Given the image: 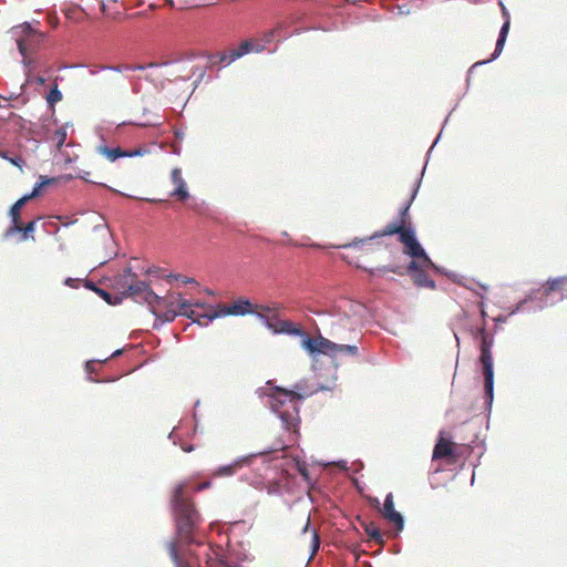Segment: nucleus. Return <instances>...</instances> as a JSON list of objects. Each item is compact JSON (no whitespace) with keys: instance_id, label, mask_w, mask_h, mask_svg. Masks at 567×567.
<instances>
[{"instance_id":"1","label":"nucleus","mask_w":567,"mask_h":567,"mask_svg":"<svg viewBox=\"0 0 567 567\" xmlns=\"http://www.w3.org/2000/svg\"><path fill=\"white\" fill-rule=\"evenodd\" d=\"M414 197L415 193L410 200H412ZM410 204L411 202H408L405 207L400 209L396 219L390 221V224L386 225L380 233L371 237L355 238L351 243L342 245L341 247L359 248L363 254H368L371 250L369 245L375 237L399 235V243L404 246L403 252L413 257V259L406 266V272L413 275V281L416 286L434 290L436 287L435 281L430 279L426 270L427 268H436V266L433 264L430 256L425 254L422 245L415 237V229L409 215Z\"/></svg>"},{"instance_id":"2","label":"nucleus","mask_w":567,"mask_h":567,"mask_svg":"<svg viewBox=\"0 0 567 567\" xmlns=\"http://www.w3.org/2000/svg\"><path fill=\"white\" fill-rule=\"evenodd\" d=\"M301 399L302 396L300 394L278 386L274 388L270 393H268L267 403L271 408V411L282 421L286 437L275 443L272 449L259 452V454L285 451L289 445L297 442L300 425L299 403Z\"/></svg>"},{"instance_id":"3","label":"nucleus","mask_w":567,"mask_h":567,"mask_svg":"<svg viewBox=\"0 0 567 567\" xmlns=\"http://www.w3.org/2000/svg\"><path fill=\"white\" fill-rule=\"evenodd\" d=\"M177 524V534L183 542L194 543V530L200 522V515L194 506L187 483L177 484L171 498Z\"/></svg>"},{"instance_id":"4","label":"nucleus","mask_w":567,"mask_h":567,"mask_svg":"<svg viewBox=\"0 0 567 567\" xmlns=\"http://www.w3.org/2000/svg\"><path fill=\"white\" fill-rule=\"evenodd\" d=\"M12 39L16 41L18 50L22 56V62L30 65L33 61L31 53L35 52L45 40V33L32 29L31 24L23 22L13 25L10 30Z\"/></svg>"},{"instance_id":"5","label":"nucleus","mask_w":567,"mask_h":567,"mask_svg":"<svg viewBox=\"0 0 567 567\" xmlns=\"http://www.w3.org/2000/svg\"><path fill=\"white\" fill-rule=\"evenodd\" d=\"M476 338L481 339V364L485 379L486 400L491 404L494 395L493 338L488 337V332L484 327L477 330Z\"/></svg>"},{"instance_id":"6","label":"nucleus","mask_w":567,"mask_h":567,"mask_svg":"<svg viewBox=\"0 0 567 567\" xmlns=\"http://www.w3.org/2000/svg\"><path fill=\"white\" fill-rule=\"evenodd\" d=\"M301 346L310 353H322L328 357H337L338 353H347L348 355H358L357 346L336 343V341L327 339L322 336L311 338L305 336Z\"/></svg>"},{"instance_id":"7","label":"nucleus","mask_w":567,"mask_h":567,"mask_svg":"<svg viewBox=\"0 0 567 567\" xmlns=\"http://www.w3.org/2000/svg\"><path fill=\"white\" fill-rule=\"evenodd\" d=\"M327 333L336 342L344 344V341L358 338V323L350 315H336L327 322Z\"/></svg>"},{"instance_id":"8","label":"nucleus","mask_w":567,"mask_h":567,"mask_svg":"<svg viewBox=\"0 0 567 567\" xmlns=\"http://www.w3.org/2000/svg\"><path fill=\"white\" fill-rule=\"evenodd\" d=\"M54 178H47L43 177V175L40 176L39 183L35 184L34 188L32 189L29 195L23 196L22 198L18 199L16 203L12 204L9 215L12 219V225L6 230V236H12L14 234H18L21 229L22 219H21V210L25 203H28L30 199L35 198L40 195L42 188L45 187V185L53 183Z\"/></svg>"},{"instance_id":"9","label":"nucleus","mask_w":567,"mask_h":567,"mask_svg":"<svg viewBox=\"0 0 567 567\" xmlns=\"http://www.w3.org/2000/svg\"><path fill=\"white\" fill-rule=\"evenodd\" d=\"M265 50L264 44L260 42H254L251 40H245L239 43L238 48L228 50L226 52H217L210 56V63L216 65H227L231 62L244 58L245 54L255 52H261Z\"/></svg>"},{"instance_id":"10","label":"nucleus","mask_w":567,"mask_h":567,"mask_svg":"<svg viewBox=\"0 0 567 567\" xmlns=\"http://www.w3.org/2000/svg\"><path fill=\"white\" fill-rule=\"evenodd\" d=\"M260 310L264 312H259L261 319L265 320L268 329L272 330L275 333H288L289 336H300L302 339L306 336V332L299 326H296L291 320H280L276 318L269 317L265 312H270L269 306H259Z\"/></svg>"},{"instance_id":"11","label":"nucleus","mask_w":567,"mask_h":567,"mask_svg":"<svg viewBox=\"0 0 567 567\" xmlns=\"http://www.w3.org/2000/svg\"><path fill=\"white\" fill-rule=\"evenodd\" d=\"M163 302L151 305L152 312L165 321H173L178 313L179 302H183L181 293H169L166 297H159Z\"/></svg>"},{"instance_id":"12","label":"nucleus","mask_w":567,"mask_h":567,"mask_svg":"<svg viewBox=\"0 0 567 567\" xmlns=\"http://www.w3.org/2000/svg\"><path fill=\"white\" fill-rule=\"evenodd\" d=\"M128 298H141L150 306L155 302H162L158 295L153 292L148 284L137 280L136 274H133L132 284L128 286Z\"/></svg>"},{"instance_id":"13","label":"nucleus","mask_w":567,"mask_h":567,"mask_svg":"<svg viewBox=\"0 0 567 567\" xmlns=\"http://www.w3.org/2000/svg\"><path fill=\"white\" fill-rule=\"evenodd\" d=\"M381 514L385 519H388L390 524H392L395 527L396 532L403 530L404 518L399 512H396L394 507L393 496L391 494H389L385 497L383 502V507L381 509Z\"/></svg>"},{"instance_id":"14","label":"nucleus","mask_w":567,"mask_h":567,"mask_svg":"<svg viewBox=\"0 0 567 567\" xmlns=\"http://www.w3.org/2000/svg\"><path fill=\"white\" fill-rule=\"evenodd\" d=\"M171 181L175 184V189L171 193V196L182 202L187 200L189 198V193L181 168H174L171 172Z\"/></svg>"},{"instance_id":"15","label":"nucleus","mask_w":567,"mask_h":567,"mask_svg":"<svg viewBox=\"0 0 567 567\" xmlns=\"http://www.w3.org/2000/svg\"><path fill=\"white\" fill-rule=\"evenodd\" d=\"M219 311L221 316L226 315H246L254 312V306L247 299H238L233 305H218Z\"/></svg>"},{"instance_id":"16","label":"nucleus","mask_w":567,"mask_h":567,"mask_svg":"<svg viewBox=\"0 0 567 567\" xmlns=\"http://www.w3.org/2000/svg\"><path fill=\"white\" fill-rule=\"evenodd\" d=\"M452 455H454V443L445 439H440L434 446L432 460L449 458L452 457Z\"/></svg>"},{"instance_id":"17","label":"nucleus","mask_w":567,"mask_h":567,"mask_svg":"<svg viewBox=\"0 0 567 567\" xmlns=\"http://www.w3.org/2000/svg\"><path fill=\"white\" fill-rule=\"evenodd\" d=\"M161 64H167V62L163 63H156V62H150V63H118L114 66H104L103 69H111L113 71L117 72H125V71H145L147 69H154L157 68V65Z\"/></svg>"},{"instance_id":"18","label":"nucleus","mask_w":567,"mask_h":567,"mask_svg":"<svg viewBox=\"0 0 567 567\" xmlns=\"http://www.w3.org/2000/svg\"><path fill=\"white\" fill-rule=\"evenodd\" d=\"M251 457H244L241 460H237L229 465L220 466L217 470L214 471L213 476L223 477V476H233L235 473L243 468L244 464L249 463Z\"/></svg>"},{"instance_id":"19","label":"nucleus","mask_w":567,"mask_h":567,"mask_svg":"<svg viewBox=\"0 0 567 567\" xmlns=\"http://www.w3.org/2000/svg\"><path fill=\"white\" fill-rule=\"evenodd\" d=\"M133 274L131 268H127L123 274H120L114 282L115 288L122 293L125 298H128L130 295V284H132Z\"/></svg>"},{"instance_id":"20","label":"nucleus","mask_w":567,"mask_h":567,"mask_svg":"<svg viewBox=\"0 0 567 567\" xmlns=\"http://www.w3.org/2000/svg\"><path fill=\"white\" fill-rule=\"evenodd\" d=\"M509 27H511V21H509V17L507 16L505 19V22L499 31L498 39L496 41V49L492 55V59H496L498 56V54H501V52L504 50V45L506 43V37L509 31Z\"/></svg>"},{"instance_id":"21","label":"nucleus","mask_w":567,"mask_h":567,"mask_svg":"<svg viewBox=\"0 0 567 567\" xmlns=\"http://www.w3.org/2000/svg\"><path fill=\"white\" fill-rule=\"evenodd\" d=\"M68 132L65 126H60L54 130V132L51 135V141L56 146L59 151L62 150V146L64 145L66 141Z\"/></svg>"},{"instance_id":"22","label":"nucleus","mask_w":567,"mask_h":567,"mask_svg":"<svg viewBox=\"0 0 567 567\" xmlns=\"http://www.w3.org/2000/svg\"><path fill=\"white\" fill-rule=\"evenodd\" d=\"M364 530L369 535L370 540H373L375 544H383L382 533L375 523L364 524Z\"/></svg>"},{"instance_id":"23","label":"nucleus","mask_w":567,"mask_h":567,"mask_svg":"<svg viewBox=\"0 0 567 567\" xmlns=\"http://www.w3.org/2000/svg\"><path fill=\"white\" fill-rule=\"evenodd\" d=\"M63 100V94L59 90L56 83L54 82L53 87L47 95V104L51 110L55 109L56 103Z\"/></svg>"},{"instance_id":"24","label":"nucleus","mask_w":567,"mask_h":567,"mask_svg":"<svg viewBox=\"0 0 567 567\" xmlns=\"http://www.w3.org/2000/svg\"><path fill=\"white\" fill-rule=\"evenodd\" d=\"M99 152L111 162L118 159V157L130 155L128 153L121 151V148H109V146H100Z\"/></svg>"},{"instance_id":"25","label":"nucleus","mask_w":567,"mask_h":567,"mask_svg":"<svg viewBox=\"0 0 567 567\" xmlns=\"http://www.w3.org/2000/svg\"><path fill=\"white\" fill-rule=\"evenodd\" d=\"M220 311L217 306V310L206 312V313H197V318L195 319V322L199 323L202 327H207V324L210 323L214 319L219 318Z\"/></svg>"},{"instance_id":"26","label":"nucleus","mask_w":567,"mask_h":567,"mask_svg":"<svg viewBox=\"0 0 567 567\" xmlns=\"http://www.w3.org/2000/svg\"><path fill=\"white\" fill-rule=\"evenodd\" d=\"M565 285H567V277H557L556 279L548 280L546 282L545 291L549 293L556 290H564Z\"/></svg>"},{"instance_id":"27","label":"nucleus","mask_w":567,"mask_h":567,"mask_svg":"<svg viewBox=\"0 0 567 567\" xmlns=\"http://www.w3.org/2000/svg\"><path fill=\"white\" fill-rule=\"evenodd\" d=\"M178 313L185 315L187 318L192 319L195 322L198 312L192 309L190 302H188L187 300H183V302H179Z\"/></svg>"},{"instance_id":"28","label":"nucleus","mask_w":567,"mask_h":567,"mask_svg":"<svg viewBox=\"0 0 567 567\" xmlns=\"http://www.w3.org/2000/svg\"><path fill=\"white\" fill-rule=\"evenodd\" d=\"M37 220H30L27 225H21L19 234L22 235V239L33 238L32 234L35 229Z\"/></svg>"},{"instance_id":"29","label":"nucleus","mask_w":567,"mask_h":567,"mask_svg":"<svg viewBox=\"0 0 567 567\" xmlns=\"http://www.w3.org/2000/svg\"><path fill=\"white\" fill-rule=\"evenodd\" d=\"M168 555L178 567H184L181 563V558L178 555V546L175 542L168 543Z\"/></svg>"},{"instance_id":"30","label":"nucleus","mask_w":567,"mask_h":567,"mask_svg":"<svg viewBox=\"0 0 567 567\" xmlns=\"http://www.w3.org/2000/svg\"><path fill=\"white\" fill-rule=\"evenodd\" d=\"M378 272L385 274V272H393L399 276H403L406 272V268L404 270V267L402 266H383L377 269Z\"/></svg>"},{"instance_id":"31","label":"nucleus","mask_w":567,"mask_h":567,"mask_svg":"<svg viewBox=\"0 0 567 567\" xmlns=\"http://www.w3.org/2000/svg\"><path fill=\"white\" fill-rule=\"evenodd\" d=\"M276 29L269 30L268 32H265L262 35V44L266 48V44L270 43L275 39Z\"/></svg>"},{"instance_id":"32","label":"nucleus","mask_w":567,"mask_h":567,"mask_svg":"<svg viewBox=\"0 0 567 567\" xmlns=\"http://www.w3.org/2000/svg\"><path fill=\"white\" fill-rule=\"evenodd\" d=\"M95 292L100 295L107 303H112V295L103 289L95 288Z\"/></svg>"},{"instance_id":"33","label":"nucleus","mask_w":567,"mask_h":567,"mask_svg":"<svg viewBox=\"0 0 567 567\" xmlns=\"http://www.w3.org/2000/svg\"><path fill=\"white\" fill-rule=\"evenodd\" d=\"M4 158L9 159L13 165L19 166V168L22 169L24 164L22 156H14L13 158H7V156H4Z\"/></svg>"},{"instance_id":"34","label":"nucleus","mask_w":567,"mask_h":567,"mask_svg":"<svg viewBox=\"0 0 567 567\" xmlns=\"http://www.w3.org/2000/svg\"><path fill=\"white\" fill-rule=\"evenodd\" d=\"M319 545H320V539H319V535L317 534V532L315 530L313 532V535H312V554H316L318 548H319Z\"/></svg>"},{"instance_id":"35","label":"nucleus","mask_w":567,"mask_h":567,"mask_svg":"<svg viewBox=\"0 0 567 567\" xmlns=\"http://www.w3.org/2000/svg\"><path fill=\"white\" fill-rule=\"evenodd\" d=\"M210 486H212L210 481H205L204 483L194 486L192 488V492H199V491H203V489L208 488Z\"/></svg>"},{"instance_id":"36","label":"nucleus","mask_w":567,"mask_h":567,"mask_svg":"<svg viewBox=\"0 0 567 567\" xmlns=\"http://www.w3.org/2000/svg\"><path fill=\"white\" fill-rule=\"evenodd\" d=\"M182 450L185 451V452H192L194 451V446L193 444H182L181 445Z\"/></svg>"},{"instance_id":"37","label":"nucleus","mask_w":567,"mask_h":567,"mask_svg":"<svg viewBox=\"0 0 567 567\" xmlns=\"http://www.w3.org/2000/svg\"><path fill=\"white\" fill-rule=\"evenodd\" d=\"M95 364H96V363H95V361H87V363H86V370H87V372H89V373H91V371H93V370H94V365H95Z\"/></svg>"},{"instance_id":"38","label":"nucleus","mask_w":567,"mask_h":567,"mask_svg":"<svg viewBox=\"0 0 567 567\" xmlns=\"http://www.w3.org/2000/svg\"><path fill=\"white\" fill-rule=\"evenodd\" d=\"M182 281H183L184 284H192V282H195V280H194V279H192V277H183V278H182Z\"/></svg>"},{"instance_id":"39","label":"nucleus","mask_w":567,"mask_h":567,"mask_svg":"<svg viewBox=\"0 0 567 567\" xmlns=\"http://www.w3.org/2000/svg\"><path fill=\"white\" fill-rule=\"evenodd\" d=\"M48 20H49V22H50L51 24H53V25H55V24L58 23V21H56V17H51V16H49V17H48Z\"/></svg>"},{"instance_id":"40","label":"nucleus","mask_w":567,"mask_h":567,"mask_svg":"<svg viewBox=\"0 0 567 567\" xmlns=\"http://www.w3.org/2000/svg\"><path fill=\"white\" fill-rule=\"evenodd\" d=\"M86 287H87L89 289H91V290L95 291V287H96V286H95V284H93V282H89V281H87V282H86Z\"/></svg>"},{"instance_id":"41","label":"nucleus","mask_w":567,"mask_h":567,"mask_svg":"<svg viewBox=\"0 0 567 567\" xmlns=\"http://www.w3.org/2000/svg\"><path fill=\"white\" fill-rule=\"evenodd\" d=\"M45 81H47V80H45L44 78H42V76L37 78V82H38L40 85H43Z\"/></svg>"},{"instance_id":"42","label":"nucleus","mask_w":567,"mask_h":567,"mask_svg":"<svg viewBox=\"0 0 567 567\" xmlns=\"http://www.w3.org/2000/svg\"><path fill=\"white\" fill-rule=\"evenodd\" d=\"M308 528H309V517H308V519H307V523H306V525H305V527H303V530H302V532H303V533H307V532H308Z\"/></svg>"},{"instance_id":"43","label":"nucleus","mask_w":567,"mask_h":567,"mask_svg":"<svg viewBox=\"0 0 567 567\" xmlns=\"http://www.w3.org/2000/svg\"><path fill=\"white\" fill-rule=\"evenodd\" d=\"M120 353H121V350H115L111 357H117V355H120Z\"/></svg>"},{"instance_id":"44","label":"nucleus","mask_w":567,"mask_h":567,"mask_svg":"<svg viewBox=\"0 0 567 567\" xmlns=\"http://www.w3.org/2000/svg\"><path fill=\"white\" fill-rule=\"evenodd\" d=\"M169 439L175 440V432L174 431L169 433Z\"/></svg>"},{"instance_id":"45","label":"nucleus","mask_w":567,"mask_h":567,"mask_svg":"<svg viewBox=\"0 0 567 567\" xmlns=\"http://www.w3.org/2000/svg\"><path fill=\"white\" fill-rule=\"evenodd\" d=\"M370 275H375V270H372V268H370L369 270H367Z\"/></svg>"},{"instance_id":"46","label":"nucleus","mask_w":567,"mask_h":567,"mask_svg":"<svg viewBox=\"0 0 567 567\" xmlns=\"http://www.w3.org/2000/svg\"><path fill=\"white\" fill-rule=\"evenodd\" d=\"M343 258H344V259H347V261H348L349 264H351V262H352L349 256H343Z\"/></svg>"},{"instance_id":"47","label":"nucleus","mask_w":567,"mask_h":567,"mask_svg":"<svg viewBox=\"0 0 567 567\" xmlns=\"http://www.w3.org/2000/svg\"><path fill=\"white\" fill-rule=\"evenodd\" d=\"M72 281H73L72 279H68V280L65 281V284H66V285L72 286Z\"/></svg>"},{"instance_id":"48","label":"nucleus","mask_w":567,"mask_h":567,"mask_svg":"<svg viewBox=\"0 0 567 567\" xmlns=\"http://www.w3.org/2000/svg\"><path fill=\"white\" fill-rule=\"evenodd\" d=\"M190 76H192V75H190V73H189L188 75L184 76L183 79H184V80H188V79H190Z\"/></svg>"},{"instance_id":"49","label":"nucleus","mask_w":567,"mask_h":567,"mask_svg":"<svg viewBox=\"0 0 567 567\" xmlns=\"http://www.w3.org/2000/svg\"><path fill=\"white\" fill-rule=\"evenodd\" d=\"M145 80H152L150 75H145Z\"/></svg>"}]
</instances>
